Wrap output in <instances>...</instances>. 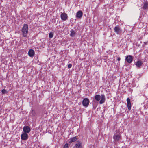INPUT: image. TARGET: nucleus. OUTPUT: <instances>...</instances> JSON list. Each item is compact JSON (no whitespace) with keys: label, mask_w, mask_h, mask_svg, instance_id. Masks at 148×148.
I'll list each match as a JSON object with an SVG mask.
<instances>
[{"label":"nucleus","mask_w":148,"mask_h":148,"mask_svg":"<svg viewBox=\"0 0 148 148\" xmlns=\"http://www.w3.org/2000/svg\"><path fill=\"white\" fill-rule=\"evenodd\" d=\"M144 43L145 44V45H147L148 44V42H144Z\"/></svg>","instance_id":"393cba45"},{"label":"nucleus","mask_w":148,"mask_h":148,"mask_svg":"<svg viewBox=\"0 0 148 148\" xmlns=\"http://www.w3.org/2000/svg\"><path fill=\"white\" fill-rule=\"evenodd\" d=\"M114 31L117 34H120L122 32V30L120 28L119 26L118 25L116 26L114 29Z\"/></svg>","instance_id":"20e7f679"},{"label":"nucleus","mask_w":148,"mask_h":148,"mask_svg":"<svg viewBox=\"0 0 148 148\" xmlns=\"http://www.w3.org/2000/svg\"><path fill=\"white\" fill-rule=\"evenodd\" d=\"M61 19L63 21H66L68 19L67 14L65 13H61L60 15Z\"/></svg>","instance_id":"39448f33"},{"label":"nucleus","mask_w":148,"mask_h":148,"mask_svg":"<svg viewBox=\"0 0 148 148\" xmlns=\"http://www.w3.org/2000/svg\"><path fill=\"white\" fill-rule=\"evenodd\" d=\"M35 54L34 51L32 49H30L29 50L28 52L29 56L32 57Z\"/></svg>","instance_id":"ddd939ff"},{"label":"nucleus","mask_w":148,"mask_h":148,"mask_svg":"<svg viewBox=\"0 0 148 148\" xmlns=\"http://www.w3.org/2000/svg\"><path fill=\"white\" fill-rule=\"evenodd\" d=\"M94 99L97 101H99L100 104L104 103L106 100L105 95L103 94H101V96L99 94L96 95L94 97Z\"/></svg>","instance_id":"f257e3e1"},{"label":"nucleus","mask_w":148,"mask_h":148,"mask_svg":"<svg viewBox=\"0 0 148 148\" xmlns=\"http://www.w3.org/2000/svg\"><path fill=\"white\" fill-rule=\"evenodd\" d=\"M120 59H120V57H118V58H117V60H118L119 61H120Z\"/></svg>","instance_id":"b1692460"},{"label":"nucleus","mask_w":148,"mask_h":148,"mask_svg":"<svg viewBox=\"0 0 148 148\" xmlns=\"http://www.w3.org/2000/svg\"><path fill=\"white\" fill-rule=\"evenodd\" d=\"M63 148H69L68 144V143H66L64 145Z\"/></svg>","instance_id":"412c9836"},{"label":"nucleus","mask_w":148,"mask_h":148,"mask_svg":"<svg viewBox=\"0 0 148 148\" xmlns=\"http://www.w3.org/2000/svg\"><path fill=\"white\" fill-rule=\"evenodd\" d=\"M121 115L122 116H123L124 115V114H121Z\"/></svg>","instance_id":"a878e982"},{"label":"nucleus","mask_w":148,"mask_h":148,"mask_svg":"<svg viewBox=\"0 0 148 148\" xmlns=\"http://www.w3.org/2000/svg\"><path fill=\"white\" fill-rule=\"evenodd\" d=\"M143 6L141 8L144 10L148 9V2L147 1L143 2Z\"/></svg>","instance_id":"2eb2a0df"},{"label":"nucleus","mask_w":148,"mask_h":148,"mask_svg":"<svg viewBox=\"0 0 148 148\" xmlns=\"http://www.w3.org/2000/svg\"><path fill=\"white\" fill-rule=\"evenodd\" d=\"M82 12L81 11L79 10L77 12L76 16V18H77L81 19L82 17Z\"/></svg>","instance_id":"1a4fd4ad"},{"label":"nucleus","mask_w":148,"mask_h":148,"mask_svg":"<svg viewBox=\"0 0 148 148\" xmlns=\"http://www.w3.org/2000/svg\"><path fill=\"white\" fill-rule=\"evenodd\" d=\"M23 36L24 37H26L28 34V25L27 24H24L21 30Z\"/></svg>","instance_id":"f03ea898"},{"label":"nucleus","mask_w":148,"mask_h":148,"mask_svg":"<svg viewBox=\"0 0 148 148\" xmlns=\"http://www.w3.org/2000/svg\"><path fill=\"white\" fill-rule=\"evenodd\" d=\"M89 102L90 101L89 99L88 98H86L83 99L82 103L83 106L86 108L88 106Z\"/></svg>","instance_id":"7ed1b4c3"},{"label":"nucleus","mask_w":148,"mask_h":148,"mask_svg":"<svg viewBox=\"0 0 148 148\" xmlns=\"http://www.w3.org/2000/svg\"><path fill=\"white\" fill-rule=\"evenodd\" d=\"M31 131L30 127L28 126H24L23 127V131L24 132L28 133Z\"/></svg>","instance_id":"9d476101"},{"label":"nucleus","mask_w":148,"mask_h":148,"mask_svg":"<svg viewBox=\"0 0 148 148\" xmlns=\"http://www.w3.org/2000/svg\"><path fill=\"white\" fill-rule=\"evenodd\" d=\"M125 60L128 63H130L133 61V57L131 55H128L126 57Z\"/></svg>","instance_id":"6e6552de"},{"label":"nucleus","mask_w":148,"mask_h":148,"mask_svg":"<svg viewBox=\"0 0 148 148\" xmlns=\"http://www.w3.org/2000/svg\"><path fill=\"white\" fill-rule=\"evenodd\" d=\"M127 107L129 110H130L131 109V104L130 102V100L129 98H127Z\"/></svg>","instance_id":"f8f14e48"},{"label":"nucleus","mask_w":148,"mask_h":148,"mask_svg":"<svg viewBox=\"0 0 148 148\" xmlns=\"http://www.w3.org/2000/svg\"><path fill=\"white\" fill-rule=\"evenodd\" d=\"M82 142L79 140H77L75 145L76 148H82Z\"/></svg>","instance_id":"9b49d317"},{"label":"nucleus","mask_w":148,"mask_h":148,"mask_svg":"<svg viewBox=\"0 0 148 148\" xmlns=\"http://www.w3.org/2000/svg\"><path fill=\"white\" fill-rule=\"evenodd\" d=\"M113 138L115 141H118L121 139V136L119 134H115L113 136Z\"/></svg>","instance_id":"423d86ee"},{"label":"nucleus","mask_w":148,"mask_h":148,"mask_svg":"<svg viewBox=\"0 0 148 148\" xmlns=\"http://www.w3.org/2000/svg\"><path fill=\"white\" fill-rule=\"evenodd\" d=\"M93 108L94 109H95L97 107V106L95 103H93L92 104Z\"/></svg>","instance_id":"4be33fe9"},{"label":"nucleus","mask_w":148,"mask_h":148,"mask_svg":"<svg viewBox=\"0 0 148 148\" xmlns=\"http://www.w3.org/2000/svg\"><path fill=\"white\" fill-rule=\"evenodd\" d=\"M21 138L23 140H26L28 138V136L27 133L23 132L22 134Z\"/></svg>","instance_id":"0eeeda50"},{"label":"nucleus","mask_w":148,"mask_h":148,"mask_svg":"<svg viewBox=\"0 0 148 148\" xmlns=\"http://www.w3.org/2000/svg\"><path fill=\"white\" fill-rule=\"evenodd\" d=\"M72 65L71 64H69L68 65V67L70 68L72 67Z\"/></svg>","instance_id":"5701e85b"},{"label":"nucleus","mask_w":148,"mask_h":148,"mask_svg":"<svg viewBox=\"0 0 148 148\" xmlns=\"http://www.w3.org/2000/svg\"><path fill=\"white\" fill-rule=\"evenodd\" d=\"M30 114H31V116H35L36 113L35 111L34 110H32L30 112Z\"/></svg>","instance_id":"a211bd4d"},{"label":"nucleus","mask_w":148,"mask_h":148,"mask_svg":"<svg viewBox=\"0 0 148 148\" xmlns=\"http://www.w3.org/2000/svg\"><path fill=\"white\" fill-rule=\"evenodd\" d=\"M77 138L76 136H75L70 138V140L69 141L70 143H71L73 142L76 141L77 140Z\"/></svg>","instance_id":"f3484780"},{"label":"nucleus","mask_w":148,"mask_h":148,"mask_svg":"<svg viewBox=\"0 0 148 148\" xmlns=\"http://www.w3.org/2000/svg\"><path fill=\"white\" fill-rule=\"evenodd\" d=\"M1 92L3 94L7 93V91L5 89H3L1 91Z\"/></svg>","instance_id":"aec40b11"},{"label":"nucleus","mask_w":148,"mask_h":148,"mask_svg":"<svg viewBox=\"0 0 148 148\" xmlns=\"http://www.w3.org/2000/svg\"><path fill=\"white\" fill-rule=\"evenodd\" d=\"M143 64L141 61L138 60L136 62L135 65L137 68H140Z\"/></svg>","instance_id":"dca6fc26"},{"label":"nucleus","mask_w":148,"mask_h":148,"mask_svg":"<svg viewBox=\"0 0 148 148\" xmlns=\"http://www.w3.org/2000/svg\"><path fill=\"white\" fill-rule=\"evenodd\" d=\"M53 35V33L52 32H51L49 33V36L50 38H52Z\"/></svg>","instance_id":"6ab92c4d"},{"label":"nucleus","mask_w":148,"mask_h":148,"mask_svg":"<svg viewBox=\"0 0 148 148\" xmlns=\"http://www.w3.org/2000/svg\"><path fill=\"white\" fill-rule=\"evenodd\" d=\"M70 36L71 37H74L76 34V30H74L73 29H71L70 31Z\"/></svg>","instance_id":"4468645a"}]
</instances>
